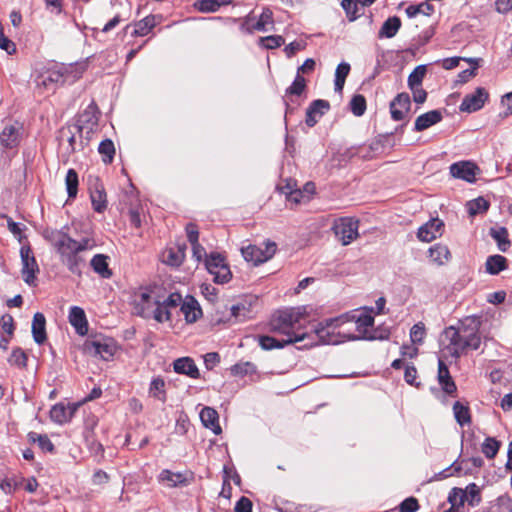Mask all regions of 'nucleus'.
<instances>
[{
	"label": "nucleus",
	"instance_id": "nucleus-1",
	"mask_svg": "<svg viewBox=\"0 0 512 512\" xmlns=\"http://www.w3.org/2000/svg\"><path fill=\"white\" fill-rule=\"evenodd\" d=\"M306 321L307 313L304 307L290 308L278 311L273 316L271 328L287 335L286 343L303 342L304 348L319 344L336 345L353 339V329L348 327L352 326L348 314L326 319L309 331L303 326Z\"/></svg>",
	"mask_w": 512,
	"mask_h": 512
},
{
	"label": "nucleus",
	"instance_id": "nucleus-2",
	"mask_svg": "<svg viewBox=\"0 0 512 512\" xmlns=\"http://www.w3.org/2000/svg\"><path fill=\"white\" fill-rule=\"evenodd\" d=\"M133 301L137 315L163 323L171 320L173 311L181 302V294L167 293L164 287L154 284L140 287L134 293Z\"/></svg>",
	"mask_w": 512,
	"mask_h": 512
},
{
	"label": "nucleus",
	"instance_id": "nucleus-3",
	"mask_svg": "<svg viewBox=\"0 0 512 512\" xmlns=\"http://www.w3.org/2000/svg\"><path fill=\"white\" fill-rule=\"evenodd\" d=\"M480 321L476 317L464 319L458 327H447L443 332L442 358L458 359L468 350H477L481 344Z\"/></svg>",
	"mask_w": 512,
	"mask_h": 512
},
{
	"label": "nucleus",
	"instance_id": "nucleus-4",
	"mask_svg": "<svg viewBox=\"0 0 512 512\" xmlns=\"http://www.w3.org/2000/svg\"><path fill=\"white\" fill-rule=\"evenodd\" d=\"M45 237L60 254L61 262L74 274H80L81 265L84 260L80 253L88 248L89 240L83 239L78 242L67 234L53 230L47 231Z\"/></svg>",
	"mask_w": 512,
	"mask_h": 512
},
{
	"label": "nucleus",
	"instance_id": "nucleus-5",
	"mask_svg": "<svg viewBox=\"0 0 512 512\" xmlns=\"http://www.w3.org/2000/svg\"><path fill=\"white\" fill-rule=\"evenodd\" d=\"M205 267L207 271L213 275L214 282L224 284L230 281L232 273L224 256L220 253L213 252L206 257Z\"/></svg>",
	"mask_w": 512,
	"mask_h": 512
},
{
	"label": "nucleus",
	"instance_id": "nucleus-6",
	"mask_svg": "<svg viewBox=\"0 0 512 512\" xmlns=\"http://www.w3.org/2000/svg\"><path fill=\"white\" fill-rule=\"evenodd\" d=\"M277 246L274 242L267 241L262 245H248L241 249L242 256L247 262H251L254 265H259L270 260L275 252Z\"/></svg>",
	"mask_w": 512,
	"mask_h": 512
},
{
	"label": "nucleus",
	"instance_id": "nucleus-7",
	"mask_svg": "<svg viewBox=\"0 0 512 512\" xmlns=\"http://www.w3.org/2000/svg\"><path fill=\"white\" fill-rule=\"evenodd\" d=\"M349 321L352 322L353 339H375L371 328L374 325V317L370 311L361 312L359 315H349Z\"/></svg>",
	"mask_w": 512,
	"mask_h": 512
},
{
	"label": "nucleus",
	"instance_id": "nucleus-8",
	"mask_svg": "<svg viewBox=\"0 0 512 512\" xmlns=\"http://www.w3.org/2000/svg\"><path fill=\"white\" fill-rule=\"evenodd\" d=\"M20 257L22 278L26 284L34 286L36 275L39 273V266L29 245H22L20 248Z\"/></svg>",
	"mask_w": 512,
	"mask_h": 512
},
{
	"label": "nucleus",
	"instance_id": "nucleus-9",
	"mask_svg": "<svg viewBox=\"0 0 512 512\" xmlns=\"http://www.w3.org/2000/svg\"><path fill=\"white\" fill-rule=\"evenodd\" d=\"M333 231L342 245H349L358 237V221L353 218H340L334 222Z\"/></svg>",
	"mask_w": 512,
	"mask_h": 512
},
{
	"label": "nucleus",
	"instance_id": "nucleus-10",
	"mask_svg": "<svg viewBox=\"0 0 512 512\" xmlns=\"http://www.w3.org/2000/svg\"><path fill=\"white\" fill-rule=\"evenodd\" d=\"M85 350L87 353L99 356L103 360H110L116 350L117 345L114 340L110 338H96L85 343Z\"/></svg>",
	"mask_w": 512,
	"mask_h": 512
},
{
	"label": "nucleus",
	"instance_id": "nucleus-11",
	"mask_svg": "<svg viewBox=\"0 0 512 512\" xmlns=\"http://www.w3.org/2000/svg\"><path fill=\"white\" fill-rule=\"evenodd\" d=\"M251 17H247L241 25V30L246 33L254 31L267 32L274 29L273 13L270 9L265 8L260 14L258 20L254 24H250Z\"/></svg>",
	"mask_w": 512,
	"mask_h": 512
},
{
	"label": "nucleus",
	"instance_id": "nucleus-12",
	"mask_svg": "<svg viewBox=\"0 0 512 512\" xmlns=\"http://www.w3.org/2000/svg\"><path fill=\"white\" fill-rule=\"evenodd\" d=\"M488 96L489 94L484 88L478 87L473 93L463 98L459 107L460 111L468 113L478 111L484 106Z\"/></svg>",
	"mask_w": 512,
	"mask_h": 512
},
{
	"label": "nucleus",
	"instance_id": "nucleus-13",
	"mask_svg": "<svg viewBox=\"0 0 512 512\" xmlns=\"http://www.w3.org/2000/svg\"><path fill=\"white\" fill-rule=\"evenodd\" d=\"M478 173L479 168L470 161H460L450 166V174L454 178L462 179L470 183L475 182Z\"/></svg>",
	"mask_w": 512,
	"mask_h": 512
},
{
	"label": "nucleus",
	"instance_id": "nucleus-14",
	"mask_svg": "<svg viewBox=\"0 0 512 512\" xmlns=\"http://www.w3.org/2000/svg\"><path fill=\"white\" fill-rule=\"evenodd\" d=\"M64 83V75L56 69H49L36 78V85L39 89L53 91L57 85Z\"/></svg>",
	"mask_w": 512,
	"mask_h": 512
},
{
	"label": "nucleus",
	"instance_id": "nucleus-15",
	"mask_svg": "<svg viewBox=\"0 0 512 512\" xmlns=\"http://www.w3.org/2000/svg\"><path fill=\"white\" fill-rule=\"evenodd\" d=\"M444 223L434 218L418 229L417 237L422 242H431L442 235Z\"/></svg>",
	"mask_w": 512,
	"mask_h": 512
},
{
	"label": "nucleus",
	"instance_id": "nucleus-16",
	"mask_svg": "<svg viewBox=\"0 0 512 512\" xmlns=\"http://www.w3.org/2000/svg\"><path fill=\"white\" fill-rule=\"evenodd\" d=\"M22 127L18 124H10L4 127L0 133L1 146L6 149L16 148L21 140Z\"/></svg>",
	"mask_w": 512,
	"mask_h": 512
},
{
	"label": "nucleus",
	"instance_id": "nucleus-17",
	"mask_svg": "<svg viewBox=\"0 0 512 512\" xmlns=\"http://www.w3.org/2000/svg\"><path fill=\"white\" fill-rule=\"evenodd\" d=\"M178 307L187 323L196 322L202 315L199 303L192 296H186L184 299L181 297Z\"/></svg>",
	"mask_w": 512,
	"mask_h": 512
},
{
	"label": "nucleus",
	"instance_id": "nucleus-18",
	"mask_svg": "<svg viewBox=\"0 0 512 512\" xmlns=\"http://www.w3.org/2000/svg\"><path fill=\"white\" fill-rule=\"evenodd\" d=\"M77 408V404H69L67 406L62 403L55 404L50 410V418L53 422L62 425L72 419Z\"/></svg>",
	"mask_w": 512,
	"mask_h": 512
},
{
	"label": "nucleus",
	"instance_id": "nucleus-19",
	"mask_svg": "<svg viewBox=\"0 0 512 512\" xmlns=\"http://www.w3.org/2000/svg\"><path fill=\"white\" fill-rule=\"evenodd\" d=\"M410 105L411 101L407 93L398 94L390 104V112L393 120H403L410 109Z\"/></svg>",
	"mask_w": 512,
	"mask_h": 512
},
{
	"label": "nucleus",
	"instance_id": "nucleus-20",
	"mask_svg": "<svg viewBox=\"0 0 512 512\" xmlns=\"http://www.w3.org/2000/svg\"><path fill=\"white\" fill-rule=\"evenodd\" d=\"M330 108L329 102L326 100H314L306 111V124L313 127Z\"/></svg>",
	"mask_w": 512,
	"mask_h": 512
},
{
	"label": "nucleus",
	"instance_id": "nucleus-21",
	"mask_svg": "<svg viewBox=\"0 0 512 512\" xmlns=\"http://www.w3.org/2000/svg\"><path fill=\"white\" fill-rule=\"evenodd\" d=\"M185 245L166 248L161 254V261L169 266L178 267L185 259Z\"/></svg>",
	"mask_w": 512,
	"mask_h": 512
},
{
	"label": "nucleus",
	"instance_id": "nucleus-22",
	"mask_svg": "<svg viewBox=\"0 0 512 512\" xmlns=\"http://www.w3.org/2000/svg\"><path fill=\"white\" fill-rule=\"evenodd\" d=\"M69 322L79 335H85L88 332L87 319L82 308L78 306H73L70 308Z\"/></svg>",
	"mask_w": 512,
	"mask_h": 512
},
{
	"label": "nucleus",
	"instance_id": "nucleus-23",
	"mask_svg": "<svg viewBox=\"0 0 512 512\" xmlns=\"http://www.w3.org/2000/svg\"><path fill=\"white\" fill-rule=\"evenodd\" d=\"M428 257L433 264L442 266L449 262L451 253L446 245L437 243L429 248Z\"/></svg>",
	"mask_w": 512,
	"mask_h": 512
},
{
	"label": "nucleus",
	"instance_id": "nucleus-24",
	"mask_svg": "<svg viewBox=\"0 0 512 512\" xmlns=\"http://www.w3.org/2000/svg\"><path fill=\"white\" fill-rule=\"evenodd\" d=\"M438 382L442 390L447 394H452L456 391V385L450 376L448 367L445 365L442 358L438 361Z\"/></svg>",
	"mask_w": 512,
	"mask_h": 512
},
{
	"label": "nucleus",
	"instance_id": "nucleus-25",
	"mask_svg": "<svg viewBox=\"0 0 512 512\" xmlns=\"http://www.w3.org/2000/svg\"><path fill=\"white\" fill-rule=\"evenodd\" d=\"M173 368L178 374H184L194 379L199 377V370L195 362L189 357H182L175 360Z\"/></svg>",
	"mask_w": 512,
	"mask_h": 512
},
{
	"label": "nucleus",
	"instance_id": "nucleus-26",
	"mask_svg": "<svg viewBox=\"0 0 512 512\" xmlns=\"http://www.w3.org/2000/svg\"><path fill=\"white\" fill-rule=\"evenodd\" d=\"M200 419L203 425L212 430L214 434L218 435L221 433L219 416L215 409L211 407H204L200 412Z\"/></svg>",
	"mask_w": 512,
	"mask_h": 512
},
{
	"label": "nucleus",
	"instance_id": "nucleus-27",
	"mask_svg": "<svg viewBox=\"0 0 512 512\" xmlns=\"http://www.w3.org/2000/svg\"><path fill=\"white\" fill-rule=\"evenodd\" d=\"M32 335L37 344H43L47 339L46 319L40 312L34 314L32 321Z\"/></svg>",
	"mask_w": 512,
	"mask_h": 512
},
{
	"label": "nucleus",
	"instance_id": "nucleus-28",
	"mask_svg": "<svg viewBox=\"0 0 512 512\" xmlns=\"http://www.w3.org/2000/svg\"><path fill=\"white\" fill-rule=\"evenodd\" d=\"M442 119V114L438 110H432L427 113H424L417 117L415 121V130L423 131L428 129L429 127L437 124Z\"/></svg>",
	"mask_w": 512,
	"mask_h": 512
},
{
	"label": "nucleus",
	"instance_id": "nucleus-29",
	"mask_svg": "<svg viewBox=\"0 0 512 512\" xmlns=\"http://www.w3.org/2000/svg\"><path fill=\"white\" fill-rule=\"evenodd\" d=\"M158 480L165 486L173 488L183 484L186 479L182 473L172 472L168 469H165L160 472Z\"/></svg>",
	"mask_w": 512,
	"mask_h": 512
},
{
	"label": "nucleus",
	"instance_id": "nucleus-30",
	"mask_svg": "<svg viewBox=\"0 0 512 512\" xmlns=\"http://www.w3.org/2000/svg\"><path fill=\"white\" fill-rule=\"evenodd\" d=\"M93 270L103 278H109L112 275L108 267L107 257L103 254L95 255L91 260Z\"/></svg>",
	"mask_w": 512,
	"mask_h": 512
},
{
	"label": "nucleus",
	"instance_id": "nucleus-31",
	"mask_svg": "<svg viewBox=\"0 0 512 512\" xmlns=\"http://www.w3.org/2000/svg\"><path fill=\"white\" fill-rule=\"evenodd\" d=\"M401 27V21L398 17H390L388 18L382 25L379 36L380 37H386V38H392L394 37L398 30Z\"/></svg>",
	"mask_w": 512,
	"mask_h": 512
},
{
	"label": "nucleus",
	"instance_id": "nucleus-32",
	"mask_svg": "<svg viewBox=\"0 0 512 512\" xmlns=\"http://www.w3.org/2000/svg\"><path fill=\"white\" fill-rule=\"evenodd\" d=\"M485 266L489 274L496 275L506 268V259L501 255H493L487 258Z\"/></svg>",
	"mask_w": 512,
	"mask_h": 512
},
{
	"label": "nucleus",
	"instance_id": "nucleus-33",
	"mask_svg": "<svg viewBox=\"0 0 512 512\" xmlns=\"http://www.w3.org/2000/svg\"><path fill=\"white\" fill-rule=\"evenodd\" d=\"M156 24L157 21L155 16H147L135 24L134 34L137 36H145L156 26Z\"/></svg>",
	"mask_w": 512,
	"mask_h": 512
},
{
	"label": "nucleus",
	"instance_id": "nucleus-34",
	"mask_svg": "<svg viewBox=\"0 0 512 512\" xmlns=\"http://www.w3.org/2000/svg\"><path fill=\"white\" fill-rule=\"evenodd\" d=\"M466 208L470 216L482 214L489 208V202L483 197H478L466 203Z\"/></svg>",
	"mask_w": 512,
	"mask_h": 512
},
{
	"label": "nucleus",
	"instance_id": "nucleus-35",
	"mask_svg": "<svg viewBox=\"0 0 512 512\" xmlns=\"http://www.w3.org/2000/svg\"><path fill=\"white\" fill-rule=\"evenodd\" d=\"M91 202L95 211L102 212L105 210L107 199L106 193L102 188L96 186L95 189L91 191Z\"/></svg>",
	"mask_w": 512,
	"mask_h": 512
},
{
	"label": "nucleus",
	"instance_id": "nucleus-36",
	"mask_svg": "<svg viewBox=\"0 0 512 512\" xmlns=\"http://www.w3.org/2000/svg\"><path fill=\"white\" fill-rule=\"evenodd\" d=\"M349 72L350 65L348 63L342 62L337 66L335 71V91H342L346 77L348 76Z\"/></svg>",
	"mask_w": 512,
	"mask_h": 512
},
{
	"label": "nucleus",
	"instance_id": "nucleus-37",
	"mask_svg": "<svg viewBox=\"0 0 512 512\" xmlns=\"http://www.w3.org/2000/svg\"><path fill=\"white\" fill-rule=\"evenodd\" d=\"M427 69L425 65L417 66L408 76V87L414 89L421 87L422 81L426 75Z\"/></svg>",
	"mask_w": 512,
	"mask_h": 512
},
{
	"label": "nucleus",
	"instance_id": "nucleus-38",
	"mask_svg": "<svg viewBox=\"0 0 512 512\" xmlns=\"http://www.w3.org/2000/svg\"><path fill=\"white\" fill-rule=\"evenodd\" d=\"M465 502L472 507L477 506L481 502L480 489L475 483H470L465 489Z\"/></svg>",
	"mask_w": 512,
	"mask_h": 512
},
{
	"label": "nucleus",
	"instance_id": "nucleus-39",
	"mask_svg": "<svg viewBox=\"0 0 512 512\" xmlns=\"http://www.w3.org/2000/svg\"><path fill=\"white\" fill-rule=\"evenodd\" d=\"M434 8L427 2L420 3L418 5H410L406 8L405 12L409 18H413L418 14L429 16L433 13Z\"/></svg>",
	"mask_w": 512,
	"mask_h": 512
},
{
	"label": "nucleus",
	"instance_id": "nucleus-40",
	"mask_svg": "<svg viewBox=\"0 0 512 512\" xmlns=\"http://www.w3.org/2000/svg\"><path fill=\"white\" fill-rule=\"evenodd\" d=\"M276 332L278 333V331H276ZM279 334H282L283 336H285V338H282L281 340H277L270 336H261L259 338V345L264 350H271L273 348H282L283 346L288 345L289 343L285 342V340L287 339V335L280 333V332H279Z\"/></svg>",
	"mask_w": 512,
	"mask_h": 512
},
{
	"label": "nucleus",
	"instance_id": "nucleus-41",
	"mask_svg": "<svg viewBox=\"0 0 512 512\" xmlns=\"http://www.w3.org/2000/svg\"><path fill=\"white\" fill-rule=\"evenodd\" d=\"M453 412L456 421L461 425H465L470 422V413L469 408L459 401L455 402L453 405Z\"/></svg>",
	"mask_w": 512,
	"mask_h": 512
},
{
	"label": "nucleus",
	"instance_id": "nucleus-42",
	"mask_svg": "<svg viewBox=\"0 0 512 512\" xmlns=\"http://www.w3.org/2000/svg\"><path fill=\"white\" fill-rule=\"evenodd\" d=\"M165 382L161 378H155L151 381L149 394L150 396L160 400L165 401Z\"/></svg>",
	"mask_w": 512,
	"mask_h": 512
},
{
	"label": "nucleus",
	"instance_id": "nucleus-43",
	"mask_svg": "<svg viewBox=\"0 0 512 512\" xmlns=\"http://www.w3.org/2000/svg\"><path fill=\"white\" fill-rule=\"evenodd\" d=\"M65 183L68 196L70 198L75 197L78 191V175L74 169L68 170L65 178Z\"/></svg>",
	"mask_w": 512,
	"mask_h": 512
},
{
	"label": "nucleus",
	"instance_id": "nucleus-44",
	"mask_svg": "<svg viewBox=\"0 0 512 512\" xmlns=\"http://www.w3.org/2000/svg\"><path fill=\"white\" fill-rule=\"evenodd\" d=\"M285 43V40L280 35H270L265 37H260L258 44L259 46L265 49H275L282 46Z\"/></svg>",
	"mask_w": 512,
	"mask_h": 512
},
{
	"label": "nucleus",
	"instance_id": "nucleus-45",
	"mask_svg": "<svg viewBox=\"0 0 512 512\" xmlns=\"http://www.w3.org/2000/svg\"><path fill=\"white\" fill-rule=\"evenodd\" d=\"M98 151L101 155H103V161L105 163H110L113 160L115 154L114 144L111 140L106 139L103 140L98 148Z\"/></svg>",
	"mask_w": 512,
	"mask_h": 512
},
{
	"label": "nucleus",
	"instance_id": "nucleus-46",
	"mask_svg": "<svg viewBox=\"0 0 512 512\" xmlns=\"http://www.w3.org/2000/svg\"><path fill=\"white\" fill-rule=\"evenodd\" d=\"M426 335L425 326L422 322L414 324L410 330V339L413 344H422Z\"/></svg>",
	"mask_w": 512,
	"mask_h": 512
},
{
	"label": "nucleus",
	"instance_id": "nucleus-47",
	"mask_svg": "<svg viewBox=\"0 0 512 512\" xmlns=\"http://www.w3.org/2000/svg\"><path fill=\"white\" fill-rule=\"evenodd\" d=\"M306 88V80L303 76L297 74L291 86L286 90L287 95L299 96Z\"/></svg>",
	"mask_w": 512,
	"mask_h": 512
},
{
	"label": "nucleus",
	"instance_id": "nucleus-48",
	"mask_svg": "<svg viewBox=\"0 0 512 512\" xmlns=\"http://www.w3.org/2000/svg\"><path fill=\"white\" fill-rule=\"evenodd\" d=\"M491 236L497 241L498 247L502 252L507 251L510 247V242L507 239V231L502 228L500 230H491Z\"/></svg>",
	"mask_w": 512,
	"mask_h": 512
},
{
	"label": "nucleus",
	"instance_id": "nucleus-49",
	"mask_svg": "<svg viewBox=\"0 0 512 512\" xmlns=\"http://www.w3.org/2000/svg\"><path fill=\"white\" fill-rule=\"evenodd\" d=\"M231 372L237 376H244L256 372V366L251 362H241L231 367Z\"/></svg>",
	"mask_w": 512,
	"mask_h": 512
},
{
	"label": "nucleus",
	"instance_id": "nucleus-50",
	"mask_svg": "<svg viewBox=\"0 0 512 512\" xmlns=\"http://www.w3.org/2000/svg\"><path fill=\"white\" fill-rule=\"evenodd\" d=\"M351 111L355 116H362L366 110V100L364 96L355 95L350 102Z\"/></svg>",
	"mask_w": 512,
	"mask_h": 512
},
{
	"label": "nucleus",
	"instance_id": "nucleus-51",
	"mask_svg": "<svg viewBox=\"0 0 512 512\" xmlns=\"http://www.w3.org/2000/svg\"><path fill=\"white\" fill-rule=\"evenodd\" d=\"M448 501L451 507H457L461 509L465 503V493L461 488H453L448 496Z\"/></svg>",
	"mask_w": 512,
	"mask_h": 512
},
{
	"label": "nucleus",
	"instance_id": "nucleus-52",
	"mask_svg": "<svg viewBox=\"0 0 512 512\" xmlns=\"http://www.w3.org/2000/svg\"><path fill=\"white\" fill-rule=\"evenodd\" d=\"M8 361L11 365L24 368L27 364V356L22 349L16 348L12 351Z\"/></svg>",
	"mask_w": 512,
	"mask_h": 512
},
{
	"label": "nucleus",
	"instance_id": "nucleus-53",
	"mask_svg": "<svg viewBox=\"0 0 512 512\" xmlns=\"http://www.w3.org/2000/svg\"><path fill=\"white\" fill-rule=\"evenodd\" d=\"M500 444L494 438H487L482 445V452L487 458H493L498 450Z\"/></svg>",
	"mask_w": 512,
	"mask_h": 512
},
{
	"label": "nucleus",
	"instance_id": "nucleus-54",
	"mask_svg": "<svg viewBox=\"0 0 512 512\" xmlns=\"http://www.w3.org/2000/svg\"><path fill=\"white\" fill-rule=\"evenodd\" d=\"M29 438L32 441H37L40 448L44 451L52 452L54 450V445L47 437V435H38L36 433H29Z\"/></svg>",
	"mask_w": 512,
	"mask_h": 512
},
{
	"label": "nucleus",
	"instance_id": "nucleus-55",
	"mask_svg": "<svg viewBox=\"0 0 512 512\" xmlns=\"http://www.w3.org/2000/svg\"><path fill=\"white\" fill-rule=\"evenodd\" d=\"M466 61L469 62L470 64H472L473 66L471 69L463 70L458 74L457 81L459 83H466L469 79H471L472 77H474L476 75V70L478 67L477 60L474 58H468Z\"/></svg>",
	"mask_w": 512,
	"mask_h": 512
},
{
	"label": "nucleus",
	"instance_id": "nucleus-56",
	"mask_svg": "<svg viewBox=\"0 0 512 512\" xmlns=\"http://www.w3.org/2000/svg\"><path fill=\"white\" fill-rule=\"evenodd\" d=\"M341 5L351 21L355 20L358 17V1L343 0Z\"/></svg>",
	"mask_w": 512,
	"mask_h": 512
},
{
	"label": "nucleus",
	"instance_id": "nucleus-57",
	"mask_svg": "<svg viewBox=\"0 0 512 512\" xmlns=\"http://www.w3.org/2000/svg\"><path fill=\"white\" fill-rule=\"evenodd\" d=\"M195 6L199 11L205 13L216 12L219 9L215 0H200Z\"/></svg>",
	"mask_w": 512,
	"mask_h": 512
},
{
	"label": "nucleus",
	"instance_id": "nucleus-58",
	"mask_svg": "<svg viewBox=\"0 0 512 512\" xmlns=\"http://www.w3.org/2000/svg\"><path fill=\"white\" fill-rule=\"evenodd\" d=\"M19 485V481L14 478H7L0 482V488L5 494L13 493Z\"/></svg>",
	"mask_w": 512,
	"mask_h": 512
},
{
	"label": "nucleus",
	"instance_id": "nucleus-59",
	"mask_svg": "<svg viewBox=\"0 0 512 512\" xmlns=\"http://www.w3.org/2000/svg\"><path fill=\"white\" fill-rule=\"evenodd\" d=\"M191 246H192V257L197 262H201L203 260L206 261V257H208L209 255H207L205 248L199 242L192 243Z\"/></svg>",
	"mask_w": 512,
	"mask_h": 512
},
{
	"label": "nucleus",
	"instance_id": "nucleus-60",
	"mask_svg": "<svg viewBox=\"0 0 512 512\" xmlns=\"http://www.w3.org/2000/svg\"><path fill=\"white\" fill-rule=\"evenodd\" d=\"M419 508L418 501L414 497H410L405 499L400 504V512H416Z\"/></svg>",
	"mask_w": 512,
	"mask_h": 512
},
{
	"label": "nucleus",
	"instance_id": "nucleus-61",
	"mask_svg": "<svg viewBox=\"0 0 512 512\" xmlns=\"http://www.w3.org/2000/svg\"><path fill=\"white\" fill-rule=\"evenodd\" d=\"M305 42L303 41H294L289 43L285 48L284 52L287 55V57H292L295 55L298 51H302L305 49Z\"/></svg>",
	"mask_w": 512,
	"mask_h": 512
},
{
	"label": "nucleus",
	"instance_id": "nucleus-62",
	"mask_svg": "<svg viewBox=\"0 0 512 512\" xmlns=\"http://www.w3.org/2000/svg\"><path fill=\"white\" fill-rule=\"evenodd\" d=\"M1 326L2 330L8 334V336H12L14 332V321L13 317L9 314L3 315L1 318Z\"/></svg>",
	"mask_w": 512,
	"mask_h": 512
},
{
	"label": "nucleus",
	"instance_id": "nucleus-63",
	"mask_svg": "<svg viewBox=\"0 0 512 512\" xmlns=\"http://www.w3.org/2000/svg\"><path fill=\"white\" fill-rule=\"evenodd\" d=\"M7 227H8V230L15 237L18 238V241L22 242V240H23V235H22L23 227H21V225L19 223L14 222L11 218L7 219Z\"/></svg>",
	"mask_w": 512,
	"mask_h": 512
},
{
	"label": "nucleus",
	"instance_id": "nucleus-64",
	"mask_svg": "<svg viewBox=\"0 0 512 512\" xmlns=\"http://www.w3.org/2000/svg\"><path fill=\"white\" fill-rule=\"evenodd\" d=\"M235 512H252V502L247 497H241L234 508Z\"/></svg>",
	"mask_w": 512,
	"mask_h": 512
}]
</instances>
